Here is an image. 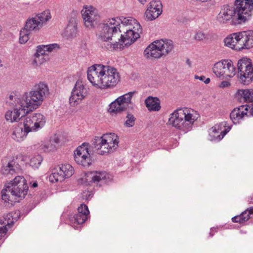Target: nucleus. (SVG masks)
<instances>
[{
	"label": "nucleus",
	"instance_id": "obj_31",
	"mask_svg": "<svg viewBox=\"0 0 253 253\" xmlns=\"http://www.w3.org/2000/svg\"><path fill=\"white\" fill-rule=\"evenodd\" d=\"M29 132V131L27 130L26 127L17 126L14 129L12 134V138L16 141H21L26 137Z\"/></svg>",
	"mask_w": 253,
	"mask_h": 253
},
{
	"label": "nucleus",
	"instance_id": "obj_26",
	"mask_svg": "<svg viewBox=\"0 0 253 253\" xmlns=\"http://www.w3.org/2000/svg\"><path fill=\"white\" fill-rule=\"evenodd\" d=\"M239 32L230 34L224 39L225 45L237 50H242L241 44L239 42Z\"/></svg>",
	"mask_w": 253,
	"mask_h": 253
},
{
	"label": "nucleus",
	"instance_id": "obj_29",
	"mask_svg": "<svg viewBox=\"0 0 253 253\" xmlns=\"http://www.w3.org/2000/svg\"><path fill=\"white\" fill-rule=\"evenodd\" d=\"M252 214H253V207L248 208L240 215L232 217V221L233 222L243 223L250 218Z\"/></svg>",
	"mask_w": 253,
	"mask_h": 253
},
{
	"label": "nucleus",
	"instance_id": "obj_52",
	"mask_svg": "<svg viewBox=\"0 0 253 253\" xmlns=\"http://www.w3.org/2000/svg\"><path fill=\"white\" fill-rule=\"evenodd\" d=\"M251 110H252V114L253 115V104L252 105Z\"/></svg>",
	"mask_w": 253,
	"mask_h": 253
},
{
	"label": "nucleus",
	"instance_id": "obj_51",
	"mask_svg": "<svg viewBox=\"0 0 253 253\" xmlns=\"http://www.w3.org/2000/svg\"><path fill=\"white\" fill-rule=\"evenodd\" d=\"M187 63L189 66H190V61H189V59H187Z\"/></svg>",
	"mask_w": 253,
	"mask_h": 253
},
{
	"label": "nucleus",
	"instance_id": "obj_37",
	"mask_svg": "<svg viewBox=\"0 0 253 253\" xmlns=\"http://www.w3.org/2000/svg\"><path fill=\"white\" fill-rule=\"evenodd\" d=\"M34 120H35L36 126L37 131L44 127L46 123L45 117L41 113H33Z\"/></svg>",
	"mask_w": 253,
	"mask_h": 253
},
{
	"label": "nucleus",
	"instance_id": "obj_48",
	"mask_svg": "<svg viewBox=\"0 0 253 253\" xmlns=\"http://www.w3.org/2000/svg\"><path fill=\"white\" fill-rule=\"evenodd\" d=\"M216 232V230L215 228H212L211 229V231L210 232V235L211 237H212L214 234V233Z\"/></svg>",
	"mask_w": 253,
	"mask_h": 253
},
{
	"label": "nucleus",
	"instance_id": "obj_10",
	"mask_svg": "<svg viewBox=\"0 0 253 253\" xmlns=\"http://www.w3.org/2000/svg\"><path fill=\"white\" fill-rule=\"evenodd\" d=\"M213 73L221 79L232 78L236 74V69L229 60H222L216 62L212 68Z\"/></svg>",
	"mask_w": 253,
	"mask_h": 253
},
{
	"label": "nucleus",
	"instance_id": "obj_54",
	"mask_svg": "<svg viewBox=\"0 0 253 253\" xmlns=\"http://www.w3.org/2000/svg\"><path fill=\"white\" fill-rule=\"evenodd\" d=\"M79 1H81L82 0H79Z\"/></svg>",
	"mask_w": 253,
	"mask_h": 253
},
{
	"label": "nucleus",
	"instance_id": "obj_16",
	"mask_svg": "<svg viewBox=\"0 0 253 253\" xmlns=\"http://www.w3.org/2000/svg\"><path fill=\"white\" fill-rule=\"evenodd\" d=\"M19 211L11 212L4 215L3 219H0V240L2 237H7V233L11 228L14 223L19 217Z\"/></svg>",
	"mask_w": 253,
	"mask_h": 253
},
{
	"label": "nucleus",
	"instance_id": "obj_33",
	"mask_svg": "<svg viewBox=\"0 0 253 253\" xmlns=\"http://www.w3.org/2000/svg\"><path fill=\"white\" fill-rule=\"evenodd\" d=\"M33 114H31L25 118L23 121V126L26 127L27 130L30 132H37L36 122Z\"/></svg>",
	"mask_w": 253,
	"mask_h": 253
},
{
	"label": "nucleus",
	"instance_id": "obj_18",
	"mask_svg": "<svg viewBox=\"0 0 253 253\" xmlns=\"http://www.w3.org/2000/svg\"><path fill=\"white\" fill-rule=\"evenodd\" d=\"M89 211L88 207L82 204L78 209V213L70 217L71 225L75 229H78V225H81L87 219Z\"/></svg>",
	"mask_w": 253,
	"mask_h": 253
},
{
	"label": "nucleus",
	"instance_id": "obj_46",
	"mask_svg": "<svg viewBox=\"0 0 253 253\" xmlns=\"http://www.w3.org/2000/svg\"><path fill=\"white\" fill-rule=\"evenodd\" d=\"M49 141L50 142V143L55 144V145L56 146L57 144H59V143L60 142V140H59V138L58 137V136H54V137L51 138Z\"/></svg>",
	"mask_w": 253,
	"mask_h": 253
},
{
	"label": "nucleus",
	"instance_id": "obj_3",
	"mask_svg": "<svg viewBox=\"0 0 253 253\" xmlns=\"http://www.w3.org/2000/svg\"><path fill=\"white\" fill-rule=\"evenodd\" d=\"M199 117L198 112L192 109L179 108L170 114L169 123L172 126L186 133L193 129Z\"/></svg>",
	"mask_w": 253,
	"mask_h": 253
},
{
	"label": "nucleus",
	"instance_id": "obj_34",
	"mask_svg": "<svg viewBox=\"0 0 253 253\" xmlns=\"http://www.w3.org/2000/svg\"><path fill=\"white\" fill-rule=\"evenodd\" d=\"M66 36L69 38H74L78 34L77 23L74 19H71L65 29Z\"/></svg>",
	"mask_w": 253,
	"mask_h": 253
},
{
	"label": "nucleus",
	"instance_id": "obj_1",
	"mask_svg": "<svg viewBox=\"0 0 253 253\" xmlns=\"http://www.w3.org/2000/svg\"><path fill=\"white\" fill-rule=\"evenodd\" d=\"M48 85L42 82L36 84L28 93H25L21 98L15 93L11 94L7 100L13 110H9L5 114V119L10 123L17 122L30 111L37 109L41 105L44 98L48 95Z\"/></svg>",
	"mask_w": 253,
	"mask_h": 253
},
{
	"label": "nucleus",
	"instance_id": "obj_13",
	"mask_svg": "<svg viewBox=\"0 0 253 253\" xmlns=\"http://www.w3.org/2000/svg\"><path fill=\"white\" fill-rule=\"evenodd\" d=\"M142 29L140 24L135 25V27H128L126 29V32L124 35L121 33V36L119 39L117 40L121 44V47L118 48L122 49L124 47V44L125 46H129L133 43L138 38L140 37V34L142 33Z\"/></svg>",
	"mask_w": 253,
	"mask_h": 253
},
{
	"label": "nucleus",
	"instance_id": "obj_20",
	"mask_svg": "<svg viewBox=\"0 0 253 253\" xmlns=\"http://www.w3.org/2000/svg\"><path fill=\"white\" fill-rule=\"evenodd\" d=\"M235 9L233 6L225 5L221 8L217 16V20L220 23H226L230 20H236Z\"/></svg>",
	"mask_w": 253,
	"mask_h": 253
},
{
	"label": "nucleus",
	"instance_id": "obj_49",
	"mask_svg": "<svg viewBox=\"0 0 253 253\" xmlns=\"http://www.w3.org/2000/svg\"><path fill=\"white\" fill-rule=\"evenodd\" d=\"M31 187L33 188H36L38 186V183L37 181L34 182L33 183H31Z\"/></svg>",
	"mask_w": 253,
	"mask_h": 253
},
{
	"label": "nucleus",
	"instance_id": "obj_41",
	"mask_svg": "<svg viewBox=\"0 0 253 253\" xmlns=\"http://www.w3.org/2000/svg\"><path fill=\"white\" fill-rule=\"evenodd\" d=\"M42 161L41 155H37L31 159L30 165L33 168H38Z\"/></svg>",
	"mask_w": 253,
	"mask_h": 253
},
{
	"label": "nucleus",
	"instance_id": "obj_24",
	"mask_svg": "<svg viewBox=\"0 0 253 253\" xmlns=\"http://www.w3.org/2000/svg\"><path fill=\"white\" fill-rule=\"evenodd\" d=\"M248 108L249 106L246 105H241L233 109L230 114L232 122L235 124H238L245 116H247Z\"/></svg>",
	"mask_w": 253,
	"mask_h": 253
},
{
	"label": "nucleus",
	"instance_id": "obj_8",
	"mask_svg": "<svg viewBox=\"0 0 253 253\" xmlns=\"http://www.w3.org/2000/svg\"><path fill=\"white\" fill-rule=\"evenodd\" d=\"M134 94V92H129L119 97L110 104L108 112L113 116L126 110H133L135 104L131 101V99Z\"/></svg>",
	"mask_w": 253,
	"mask_h": 253
},
{
	"label": "nucleus",
	"instance_id": "obj_47",
	"mask_svg": "<svg viewBox=\"0 0 253 253\" xmlns=\"http://www.w3.org/2000/svg\"><path fill=\"white\" fill-rule=\"evenodd\" d=\"M230 85V83L227 81H223L221 82L220 84V87H225L229 86Z\"/></svg>",
	"mask_w": 253,
	"mask_h": 253
},
{
	"label": "nucleus",
	"instance_id": "obj_12",
	"mask_svg": "<svg viewBox=\"0 0 253 253\" xmlns=\"http://www.w3.org/2000/svg\"><path fill=\"white\" fill-rule=\"evenodd\" d=\"M89 94L88 88L81 80H78L71 92L69 103L71 106H75L80 104Z\"/></svg>",
	"mask_w": 253,
	"mask_h": 253
},
{
	"label": "nucleus",
	"instance_id": "obj_11",
	"mask_svg": "<svg viewBox=\"0 0 253 253\" xmlns=\"http://www.w3.org/2000/svg\"><path fill=\"white\" fill-rule=\"evenodd\" d=\"M238 70L240 81L246 85L250 84L253 80V67L250 59L243 58L238 62Z\"/></svg>",
	"mask_w": 253,
	"mask_h": 253
},
{
	"label": "nucleus",
	"instance_id": "obj_50",
	"mask_svg": "<svg viewBox=\"0 0 253 253\" xmlns=\"http://www.w3.org/2000/svg\"><path fill=\"white\" fill-rule=\"evenodd\" d=\"M141 4H145L147 0H138Z\"/></svg>",
	"mask_w": 253,
	"mask_h": 253
},
{
	"label": "nucleus",
	"instance_id": "obj_45",
	"mask_svg": "<svg viewBox=\"0 0 253 253\" xmlns=\"http://www.w3.org/2000/svg\"><path fill=\"white\" fill-rule=\"evenodd\" d=\"M195 79H198L200 81H202L204 83H205L206 84H209L211 81L210 78H206V77L204 76H198V75H195Z\"/></svg>",
	"mask_w": 253,
	"mask_h": 253
},
{
	"label": "nucleus",
	"instance_id": "obj_32",
	"mask_svg": "<svg viewBox=\"0 0 253 253\" xmlns=\"http://www.w3.org/2000/svg\"><path fill=\"white\" fill-rule=\"evenodd\" d=\"M37 149L40 152L48 153L53 152L56 150L57 146L55 144L49 142H41L35 145Z\"/></svg>",
	"mask_w": 253,
	"mask_h": 253
},
{
	"label": "nucleus",
	"instance_id": "obj_17",
	"mask_svg": "<svg viewBox=\"0 0 253 253\" xmlns=\"http://www.w3.org/2000/svg\"><path fill=\"white\" fill-rule=\"evenodd\" d=\"M2 163L0 172L3 175H12L18 173L21 170L20 166L17 161V156L3 159Z\"/></svg>",
	"mask_w": 253,
	"mask_h": 253
},
{
	"label": "nucleus",
	"instance_id": "obj_36",
	"mask_svg": "<svg viewBox=\"0 0 253 253\" xmlns=\"http://www.w3.org/2000/svg\"><path fill=\"white\" fill-rule=\"evenodd\" d=\"M114 19H117L120 20V26L121 29L125 26H129L128 27H135V25L140 24L138 21L132 17H116Z\"/></svg>",
	"mask_w": 253,
	"mask_h": 253
},
{
	"label": "nucleus",
	"instance_id": "obj_21",
	"mask_svg": "<svg viewBox=\"0 0 253 253\" xmlns=\"http://www.w3.org/2000/svg\"><path fill=\"white\" fill-rule=\"evenodd\" d=\"M86 180L100 186L106 183L109 178L108 174L105 171H90L86 174Z\"/></svg>",
	"mask_w": 253,
	"mask_h": 253
},
{
	"label": "nucleus",
	"instance_id": "obj_35",
	"mask_svg": "<svg viewBox=\"0 0 253 253\" xmlns=\"http://www.w3.org/2000/svg\"><path fill=\"white\" fill-rule=\"evenodd\" d=\"M231 128V126H229L227 122H223L215 124L212 127V130H218L224 137Z\"/></svg>",
	"mask_w": 253,
	"mask_h": 253
},
{
	"label": "nucleus",
	"instance_id": "obj_44",
	"mask_svg": "<svg viewBox=\"0 0 253 253\" xmlns=\"http://www.w3.org/2000/svg\"><path fill=\"white\" fill-rule=\"evenodd\" d=\"M42 48L44 49V52H51L55 49L59 48V45L57 43H52L48 45H40Z\"/></svg>",
	"mask_w": 253,
	"mask_h": 253
},
{
	"label": "nucleus",
	"instance_id": "obj_39",
	"mask_svg": "<svg viewBox=\"0 0 253 253\" xmlns=\"http://www.w3.org/2000/svg\"><path fill=\"white\" fill-rule=\"evenodd\" d=\"M61 171H59V166L54 169L52 170V173L49 176V179L51 182H58L62 181L65 179L64 175Z\"/></svg>",
	"mask_w": 253,
	"mask_h": 253
},
{
	"label": "nucleus",
	"instance_id": "obj_6",
	"mask_svg": "<svg viewBox=\"0 0 253 253\" xmlns=\"http://www.w3.org/2000/svg\"><path fill=\"white\" fill-rule=\"evenodd\" d=\"M51 18L49 11H44L27 20L25 27L20 32L19 42L25 43L29 40L30 32L38 31Z\"/></svg>",
	"mask_w": 253,
	"mask_h": 253
},
{
	"label": "nucleus",
	"instance_id": "obj_15",
	"mask_svg": "<svg viewBox=\"0 0 253 253\" xmlns=\"http://www.w3.org/2000/svg\"><path fill=\"white\" fill-rule=\"evenodd\" d=\"M74 159L79 165L84 167H89L92 163L90 155L88 152V144L84 143L79 146L74 152Z\"/></svg>",
	"mask_w": 253,
	"mask_h": 253
},
{
	"label": "nucleus",
	"instance_id": "obj_42",
	"mask_svg": "<svg viewBox=\"0 0 253 253\" xmlns=\"http://www.w3.org/2000/svg\"><path fill=\"white\" fill-rule=\"evenodd\" d=\"M210 36L209 33H205L203 31H198L196 33L194 39L196 41H201L204 40H208Z\"/></svg>",
	"mask_w": 253,
	"mask_h": 253
},
{
	"label": "nucleus",
	"instance_id": "obj_30",
	"mask_svg": "<svg viewBox=\"0 0 253 253\" xmlns=\"http://www.w3.org/2000/svg\"><path fill=\"white\" fill-rule=\"evenodd\" d=\"M145 104L150 111H158L161 109L160 101L157 97H148L145 100Z\"/></svg>",
	"mask_w": 253,
	"mask_h": 253
},
{
	"label": "nucleus",
	"instance_id": "obj_4",
	"mask_svg": "<svg viewBox=\"0 0 253 253\" xmlns=\"http://www.w3.org/2000/svg\"><path fill=\"white\" fill-rule=\"evenodd\" d=\"M122 32L120 20L111 18L106 20L101 26L98 36L99 39L102 41H112L110 43H107L106 47L108 50H112L121 47V44L117 42V40L119 39Z\"/></svg>",
	"mask_w": 253,
	"mask_h": 253
},
{
	"label": "nucleus",
	"instance_id": "obj_7",
	"mask_svg": "<svg viewBox=\"0 0 253 253\" xmlns=\"http://www.w3.org/2000/svg\"><path fill=\"white\" fill-rule=\"evenodd\" d=\"M119 137L114 133L103 134L101 137H96L93 145L97 153L99 155H105L114 151L118 147Z\"/></svg>",
	"mask_w": 253,
	"mask_h": 253
},
{
	"label": "nucleus",
	"instance_id": "obj_53",
	"mask_svg": "<svg viewBox=\"0 0 253 253\" xmlns=\"http://www.w3.org/2000/svg\"><path fill=\"white\" fill-rule=\"evenodd\" d=\"M250 202L253 203V198H251V201H250Z\"/></svg>",
	"mask_w": 253,
	"mask_h": 253
},
{
	"label": "nucleus",
	"instance_id": "obj_19",
	"mask_svg": "<svg viewBox=\"0 0 253 253\" xmlns=\"http://www.w3.org/2000/svg\"><path fill=\"white\" fill-rule=\"evenodd\" d=\"M162 13V4L160 0H153L147 6L144 16L146 19L152 21L157 18Z\"/></svg>",
	"mask_w": 253,
	"mask_h": 253
},
{
	"label": "nucleus",
	"instance_id": "obj_40",
	"mask_svg": "<svg viewBox=\"0 0 253 253\" xmlns=\"http://www.w3.org/2000/svg\"><path fill=\"white\" fill-rule=\"evenodd\" d=\"M209 139L211 141L219 142L224 137L219 131L212 130V127L209 129Z\"/></svg>",
	"mask_w": 253,
	"mask_h": 253
},
{
	"label": "nucleus",
	"instance_id": "obj_9",
	"mask_svg": "<svg viewBox=\"0 0 253 253\" xmlns=\"http://www.w3.org/2000/svg\"><path fill=\"white\" fill-rule=\"evenodd\" d=\"M234 7L238 23H244L252 15L253 0H236Z\"/></svg>",
	"mask_w": 253,
	"mask_h": 253
},
{
	"label": "nucleus",
	"instance_id": "obj_23",
	"mask_svg": "<svg viewBox=\"0 0 253 253\" xmlns=\"http://www.w3.org/2000/svg\"><path fill=\"white\" fill-rule=\"evenodd\" d=\"M158 45L155 41L150 44L144 51V57L149 60L159 59L163 56L161 49L158 48Z\"/></svg>",
	"mask_w": 253,
	"mask_h": 253
},
{
	"label": "nucleus",
	"instance_id": "obj_28",
	"mask_svg": "<svg viewBox=\"0 0 253 253\" xmlns=\"http://www.w3.org/2000/svg\"><path fill=\"white\" fill-rule=\"evenodd\" d=\"M236 95L240 101L253 102V89H239Z\"/></svg>",
	"mask_w": 253,
	"mask_h": 253
},
{
	"label": "nucleus",
	"instance_id": "obj_2",
	"mask_svg": "<svg viewBox=\"0 0 253 253\" xmlns=\"http://www.w3.org/2000/svg\"><path fill=\"white\" fill-rule=\"evenodd\" d=\"M87 76L91 84L100 89L113 88L121 80L120 74L117 69L102 64H94L89 67Z\"/></svg>",
	"mask_w": 253,
	"mask_h": 253
},
{
	"label": "nucleus",
	"instance_id": "obj_38",
	"mask_svg": "<svg viewBox=\"0 0 253 253\" xmlns=\"http://www.w3.org/2000/svg\"><path fill=\"white\" fill-rule=\"evenodd\" d=\"M59 171L64 175L65 178L71 177L74 173V169L70 164H64L59 166Z\"/></svg>",
	"mask_w": 253,
	"mask_h": 253
},
{
	"label": "nucleus",
	"instance_id": "obj_5",
	"mask_svg": "<svg viewBox=\"0 0 253 253\" xmlns=\"http://www.w3.org/2000/svg\"><path fill=\"white\" fill-rule=\"evenodd\" d=\"M28 190L26 180L23 176H17L5 185L1 191V198L5 202L10 201L9 193L13 196L24 198Z\"/></svg>",
	"mask_w": 253,
	"mask_h": 253
},
{
	"label": "nucleus",
	"instance_id": "obj_27",
	"mask_svg": "<svg viewBox=\"0 0 253 253\" xmlns=\"http://www.w3.org/2000/svg\"><path fill=\"white\" fill-rule=\"evenodd\" d=\"M155 43L158 45L162 50L161 53L163 56H166L169 53L173 48V43L172 41L168 39H161L155 41Z\"/></svg>",
	"mask_w": 253,
	"mask_h": 253
},
{
	"label": "nucleus",
	"instance_id": "obj_25",
	"mask_svg": "<svg viewBox=\"0 0 253 253\" xmlns=\"http://www.w3.org/2000/svg\"><path fill=\"white\" fill-rule=\"evenodd\" d=\"M48 60V54L44 52V49L38 45L36 53L34 54L32 61L34 67H38L45 63Z\"/></svg>",
	"mask_w": 253,
	"mask_h": 253
},
{
	"label": "nucleus",
	"instance_id": "obj_22",
	"mask_svg": "<svg viewBox=\"0 0 253 253\" xmlns=\"http://www.w3.org/2000/svg\"><path fill=\"white\" fill-rule=\"evenodd\" d=\"M239 32V42L241 44L242 50L253 47V30L243 31Z\"/></svg>",
	"mask_w": 253,
	"mask_h": 253
},
{
	"label": "nucleus",
	"instance_id": "obj_43",
	"mask_svg": "<svg viewBox=\"0 0 253 253\" xmlns=\"http://www.w3.org/2000/svg\"><path fill=\"white\" fill-rule=\"evenodd\" d=\"M135 118L130 113H128L126 117V120L125 122V126L126 127H132L134 125Z\"/></svg>",
	"mask_w": 253,
	"mask_h": 253
},
{
	"label": "nucleus",
	"instance_id": "obj_14",
	"mask_svg": "<svg viewBox=\"0 0 253 253\" xmlns=\"http://www.w3.org/2000/svg\"><path fill=\"white\" fill-rule=\"evenodd\" d=\"M84 25L88 29H91L97 24L99 16L97 10L91 5H84L81 11Z\"/></svg>",
	"mask_w": 253,
	"mask_h": 253
}]
</instances>
